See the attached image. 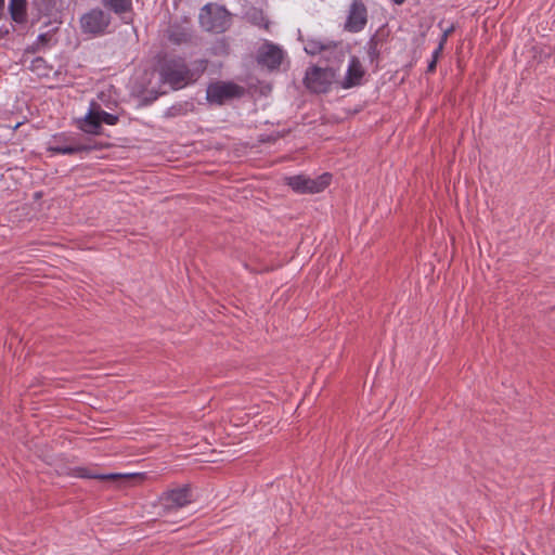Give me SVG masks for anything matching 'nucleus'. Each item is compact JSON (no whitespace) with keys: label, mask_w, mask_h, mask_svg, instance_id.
Returning <instances> with one entry per match:
<instances>
[{"label":"nucleus","mask_w":555,"mask_h":555,"mask_svg":"<svg viewBox=\"0 0 555 555\" xmlns=\"http://www.w3.org/2000/svg\"><path fill=\"white\" fill-rule=\"evenodd\" d=\"M244 94V88L233 82L217 81L208 86L206 98L209 103L221 105Z\"/></svg>","instance_id":"obj_7"},{"label":"nucleus","mask_w":555,"mask_h":555,"mask_svg":"<svg viewBox=\"0 0 555 555\" xmlns=\"http://www.w3.org/2000/svg\"><path fill=\"white\" fill-rule=\"evenodd\" d=\"M116 115L104 112L100 105L93 103L85 118L78 120V127L90 134H101L102 125H115Z\"/></svg>","instance_id":"obj_4"},{"label":"nucleus","mask_w":555,"mask_h":555,"mask_svg":"<svg viewBox=\"0 0 555 555\" xmlns=\"http://www.w3.org/2000/svg\"><path fill=\"white\" fill-rule=\"evenodd\" d=\"M92 144H81L80 141H63L61 144L50 145L48 151L56 154H90L105 149L113 144L103 141H90Z\"/></svg>","instance_id":"obj_8"},{"label":"nucleus","mask_w":555,"mask_h":555,"mask_svg":"<svg viewBox=\"0 0 555 555\" xmlns=\"http://www.w3.org/2000/svg\"><path fill=\"white\" fill-rule=\"evenodd\" d=\"M336 47L337 44L332 40L311 38L306 41L305 51L308 54L317 55L323 52H333Z\"/></svg>","instance_id":"obj_14"},{"label":"nucleus","mask_w":555,"mask_h":555,"mask_svg":"<svg viewBox=\"0 0 555 555\" xmlns=\"http://www.w3.org/2000/svg\"><path fill=\"white\" fill-rule=\"evenodd\" d=\"M364 76V69L360 60L352 56L349 61L348 69L345 78L340 81V86L344 89H350L359 86Z\"/></svg>","instance_id":"obj_12"},{"label":"nucleus","mask_w":555,"mask_h":555,"mask_svg":"<svg viewBox=\"0 0 555 555\" xmlns=\"http://www.w3.org/2000/svg\"><path fill=\"white\" fill-rule=\"evenodd\" d=\"M336 81V72L333 68L312 67L305 77L306 87L315 93H325Z\"/></svg>","instance_id":"obj_6"},{"label":"nucleus","mask_w":555,"mask_h":555,"mask_svg":"<svg viewBox=\"0 0 555 555\" xmlns=\"http://www.w3.org/2000/svg\"><path fill=\"white\" fill-rule=\"evenodd\" d=\"M10 13L16 23L26 21V0H10Z\"/></svg>","instance_id":"obj_15"},{"label":"nucleus","mask_w":555,"mask_h":555,"mask_svg":"<svg viewBox=\"0 0 555 555\" xmlns=\"http://www.w3.org/2000/svg\"><path fill=\"white\" fill-rule=\"evenodd\" d=\"M455 27L454 25H451L450 27L443 29L442 35L439 39V43L442 46H446L449 36L454 31Z\"/></svg>","instance_id":"obj_18"},{"label":"nucleus","mask_w":555,"mask_h":555,"mask_svg":"<svg viewBox=\"0 0 555 555\" xmlns=\"http://www.w3.org/2000/svg\"><path fill=\"white\" fill-rule=\"evenodd\" d=\"M206 67L205 62H201L199 68L191 70L182 59L165 60L160 67V76L163 80L169 83L173 89H182L199 77Z\"/></svg>","instance_id":"obj_1"},{"label":"nucleus","mask_w":555,"mask_h":555,"mask_svg":"<svg viewBox=\"0 0 555 555\" xmlns=\"http://www.w3.org/2000/svg\"><path fill=\"white\" fill-rule=\"evenodd\" d=\"M199 23L205 30L220 34L230 27L231 16L224 8L208 3L201 10Z\"/></svg>","instance_id":"obj_2"},{"label":"nucleus","mask_w":555,"mask_h":555,"mask_svg":"<svg viewBox=\"0 0 555 555\" xmlns=\"http://www.w3.org/2000/svg\"><path fill=\"white\" fill-rule=\"evenodd\" d=\"M443 49H444V46L439 43L438 47L433 52V56L431 57H434L436 60H439V57L441 56V54L443 52Z\"/></svg>","instance_id":"obj_19"},{"label":"nucleus","mask_w":555,"mask_h":555,"mask_svg":"<svg viewBox=\"0 0 555 555\" xmlns=\"http://www.w3.org/2000/svg\"><path fill=\"white\" fill-rule=\"evenodd\" d=\"M367 23V11L360 0H353L350 5L345 28L351 33L361 31Z\"/></svg>","instance_id":"obj_11"},{"label":"nucleus","mask_w":555,"mask_h":555,"mask_svg":"<svg viewBox=\"0 0 555 555\" xmlns=\"http://www.w3.org/2000/svg\"><path fill=\"white\" fill-rule=\"evenodd\" d=\"M193 501L191 488L186 485L165 491L159 498L163 515H170Z\"/></svg>","instance_id":"obj_5"},{"label":"nucleus","mask_w":555,"mask_h":555,"mask_svg":"<svg viewBox=\"0 0 555 555\" xmlns=\"http://www.w3.org/2000/svg\"><path fill=\"white\" fill-rule=\"evenodd\" d=\"M103 4L115 13L121 14L131 7V0H102Z\"/></svg>","instance_id":"obj_17"},{"label":"nucleus","mask_w":555,"mask_h":555,"mask_svg":"<svg viewBox=\"0 0 555 555\" xmlns=\"http://www.w3.org/2000/svg\"><path fill=\"white\" fill-rule=\"evenodd\" d=\"M109 24V16L102 10L94 9L86 13L80 18V25L83 33L100 35Z\"/></svg>","instance_id":"obj_10"},{"label":"nucleus","mask_w":555,"mask_h":555,"mask_svg":"<svg viewBox=\"0 0 555 555\" xmlns=\"http://www.w3.org/2000/svg\"><path fill=\"white\" fill-rule=\"evenodd\" d=\"M285 57L281 47L266 40L257 52V62L269 70L278 69Z\"/></svg>","instance_id":"obj_9"},{"label":"nucleus","mask_w":555,"mask_h":555,"mask_svg":"<svg viewBox=\"0 0 555 555\" xmlns=\"http://www.w3.org/2000/svg\"><path fill=\"white\" fill-rule=\"evenodd\" d=\"M75 472H76V476L80 477V478L98 479L101 481H112V482H116V481H119L122 479H128V478L132 477V475H127V474H114V473L99 474L94 469L88 468V467H78L75 469Z\"/></svg>","instance_id":"obj_13"},{"label":"nucleus","mask_w":555,"mask_h":555,"mask_svg":"<svg viewBox=\"0 0 555 555\" xmlns=\"http://www.w3.org/2000/svg\"><path fill=\"white\" fill-rule=\"evenodd\" d=\"M168 39L175 44H181L190 40V31L186 27L171 26L168 30Z\"/></svg>","instance_id":"obj_16"},{"label":"nucleus","mask_w":555,"mask_h":555,"mask_svg":"<svg viewBox=\"0 0 555 555\" xmlns=\"http://www.w3.org/2000/svg\"><path fill=\"white\" fill-rule=\"evenodd\" d=\"M332 180L331 173H323L317 178L305 175L285 177V184L298 194H315L325 190Z\"/></svg>","instance_id":"obj_3"},{"label":"nucleus","mask_w":555,"mask_h":555,"mask_svg":"<svg viewBox=\"0 0 555 555\" xmlns=\"http://www.w3.org/2000/svg\"><path fill=\"white\" fill-rule=\"evenodd\" d=\"M437 62H438V60L431 57V61L428 64L427 72L434 73L436 70Z\"/></svg>","instance_id":"obj_20"},{"label":"nucleus","mask_w":555,"mask_h":555,"mask_svg":"<svg viewBox=\"0 0 555 555\" xmlns=\"http://www.w3.org/2000/svg\"><path fill=\"white\" fill-rule=\"evenodd\" d=\"M4 0H0V11L3 9Z\"/></svg>","instance_id":"obj_22"},{"label":"nucleus","mask_w":555,"mask_h":555,"mask_svg":"<svg viewBox=\"0 0 555 555\" xmlns=\"http://www.w3.org/2000/svg\"><path fill=\"white\" fill-rule=\"evenodd\" d=\"M396 4H402L405 0H392Z\"/></svg>","instance_id":"obj_21"}]
</instances>
